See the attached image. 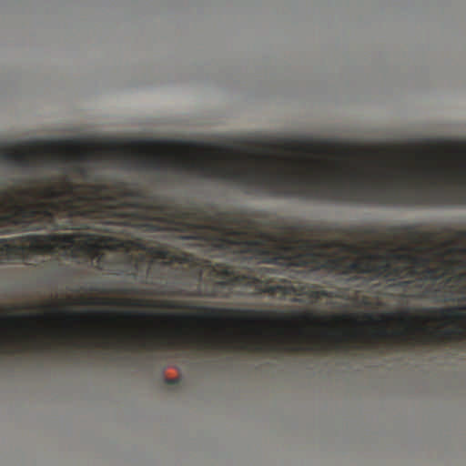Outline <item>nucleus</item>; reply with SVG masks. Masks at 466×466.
Returning a JSON list of instances; mask_svg holds the SVG:
<instances>
[{
	"instance_id": "3",
	"label": "nucleus",
	"mask_w": 466,
	"mask_h": 466,
	"mask_svg": "<svg viewBox=\"0 0 466 466\" xmlns=\"http://www.w3.org/2000/svg\"><path fill=\"white\" fill-rule=\"evenodd\" d=\"M405 176L349 172L330 177V203L390 208H466V165L453 176L442 167H424V179L402 168Z\"/></svg>"
},
{
	"instance_id": "17",
	"label": "nucleus",
	"mask_w": 466,
	"mask_h": 466,
	"mask_svg": "<svg viewBox=\"0 0 466 466\" xmlns=\"http://www.w3.org/2000/svg\"><path fill=\"white\" fill-rule=\"evenodd\" d=\"M441 247H449L447 249V254H466V248H460L459 245L452 239H449L441 244Z\"/></svg>"
},
{
	"instance_id": "25",
	"label": "nucleus",
	"mask_w": 466,
	"mask_h": 466,
	"mask_svg": "<svg viewBox=\"0 0 466 466\" xmlns=\"http://www.w3.org/2000/svg\"><path fill=\"white\" fill-rule=\"evenodd\" d=\"M32 346L35 349V350H42L46 348H50V345L47 344V343H41L37 340H34L33 343H32Z\"/></svg>"
},
{
	"instance_id": "34",
	"label": "nucleus",
	"mask_w": 466,
	"mask_h": 466,
	"mask_svg": "<svg viewBox=\"0 0 466 466\" xmlns=\"http://www.w3.org/2000/svg\"><path fill=\"white\" fill-rule=\"evenodd\" d=\"M465 277H466V274L461 273V274L456 275L455 279L457 280H463L465 279Z\"/></svg>"
},
{
	"instance_id": "42",
	"label": "nucleus",
	"mask_w": 466,
	"mask_h": 466,
	"mask_svg": "<svg viewBox=\"0 0 466 466\" xmlns=\"http://www.w3.org/2000/svg\"><path fill=\"white\" fill-rule=\"evenodd\" d=\"M343 153L346 154V155H349L350 151L349 150H344Z\"/></svg>"
},
{
	"instance_id": "16",
	"label": "nucleus",
	"mask_w": 466,
	"mask_h": 466,
	"mask_svg": "<svg viewBox=\"0 0 466 466\" xmlns=\"http://www.w3.org/2000/svg\"><path fill=\"white\" fill-rule=\"evenodd\" d=\"M279 147L285 152L292 153H324L323 149L319 148L316 145L307 141H295L291 139H285L281 142Z\"/></svg>"
},
{
	"instance_id": "10",
	"label": "nucleus",
	"mask_w": 466,
	"mask_h": 466,
	"mask_svg": "<svg viewBox=\"0 0 466 466\" xmlns=\"http://www.w3.org/2000/svg\"><path fill=\"white\" fill-rule=\"evenodd\" d=\"M388 258L390 281L418 276L431 263L430 257L412 253L408 244L400 245L398 249H389Z\"/></svg>"
},
{
	"instance_id": "35",
	"label": "nucleus",
	"mask_w": 466,
	"mask_h": 466,
	"mask_svg": "<svg viewBox=\"0 0 466 466\" xmlns=\"http://www.w3.org/2000/svg\"><path fill=\"white\" fill-rule=\"evenodd\" d=\"M390 318H391V316H384L383 315V316L380 317V323H385L386 320H388Z\"/></svg>"
},
{
	"instance_id": "4",
	"label": "nucleus",
	"mask_w": 466,
	"mask_h": 466,
	"mask_svg": "<svg viewBox=\"0 0 466 466\" xmlns=\"http://www.w3.org/2000/svg\"><path fill=\"white\" fill-rule=\"evenodd\" d=\"M238 218L229 212L228 220L222 226L220 236L227 245L217 247L216 250L232 252L238 258H249L258 262L270 263L286 268L306 267L309 271L325 270L319 268L329 258H335L328 249L339 247L337 241L305 238L298 236L285 238L277 242L267 233H261L258 239H249L244 230L236 229L233 225Z\"/></svg>"
},
{
	"instance_id": "23",
	"label": "nucleus",
	"mask_w": 466,
	"mask_h": 466,
	"mask_svg": "<svg viewBox=\"0 0 466 466\" xmlns=\"http://www.w3.org/2000/svg\"><path fill=\"white\" fill-rule=\"evenodd\" d=\"M329 335L331 336L335 339L336 348H338V349L340 348L344 342V339H345L346 335H341V334H338V333H329Z\"/></svg>"
},
{
	"instance_id": "31",
	"label": "nucleus",
	"mask_w": 466,
	"mask_h": 466,
	"mask_svg": "<svg viewBox=\"0 0 466 466\" xmlns=\"http://www.w3.org/2000/svg\"><path fill=\"white\" fill-rule=\"evenodd\" d=\"M367 319L370 322V323H376L378 322V320L375 319V317L371 314H368L366 316Z\"/></svg>"
},
{
	"instance_id": "28",
	"label": "nucleus",
	"mask_w": 466,
	"mask_h": 466,
	"mask_svg": "<svg viewBox=\"0 0 466 466\" xmlns=\"http://www.w3.org/2000/svg\"><path fill=\"white\" fill-rule=\"evenodd\" d=\"M38 308H48L50 309H52L54 312H58V308L57 306L54 305V304H48V305H46V306H43V305H38L37 306Z\"/></svg>"
},
{
	"instance_id": "8",
	"label": "nucleus",
	"mask_w": 466,
	"mask_h": 466,
	"mask_svg": "<svg viewBox=\"0 0 466 466\" xmlns=\"http://www.w3.org/2000/svg\"><path fill=\"white\" fill-rule=\"evenodd\" d=\"M116 335L113 332H106L103 335V346L106 349L116 345H125L128 349L139 347L150 351L160 350L166 347H174L177 344L178 339L184 344H196L198 348L204 350H217L225 347V342L213 339H194L192 337L179 332L177 338L170 337L159 333L144 332L132 339L119 338L116 342L112 338Z\"/></svg>"
},
{
	"instance_id": "26",
	"label": "nucleus",
	"mask_w": 466,
	"mask_h": 466,
	"mask_svg": "<svg viewBox=\"0 0 466 466\" xmlns=\"http://www.w3.org/2000/svg\"><path fill=\"white\" fill-rule=\"evenodd\" d=\"M455 237L460 241L466 240V230L455 231Z\"/></svg>"
},
{
	"instance_id": "5",
	"label": "nucleus",
	"mask_w": 466,
	"mask_h": 466,
	"mask_svg": "<svg viewBox=\"0 0 466 466\" xmlns=\"http://www.w3.org/2000/svg\"><path fill=\"white\" fill-rule=\"evenodd\" d=\"M194 279L198 286L192 289L174 286H163L156 292L145 294L177 297L231 298L257 296L262 293L284 298L293 289L288 285H272L250 275L236 274L233 268L223 263L208 264L205 268H194Z\"/></svg>"
},
{
	"instance_id": "40",
	"label": "nucleus",
	"mask_w": 466,
	"mask_h": 466,
	"mask_svg": "<svg viewBox=\"0 0 466 466\" xmlns=\"http://www.w3.org/2000/svg\"><path fill=\"white\" fill-rule=\"evenodd\" d=\"M282 321H284L286 324H289L290 321L287 319H281Z\"/></svg>"
},
{
	"instance_id": "30",
	"label": "nucleus",
	"mask_w": 466,
	"mask_h": 466,
	"mask_svg": "<svg viewBox=\"0 0 466 466\" xmlns=\"http://www.w3.org/2000/svg\"><path fill=\"white\" fill-rule=\"evenodd\" d=\"M379 335L381 336V337H386V336L389 335V332H388V330L385 328H381L379 330Z\"/></svg>"
},
{
	"instance_id": "18",
	"label": "nucleus",
	"mask_w": 466,
	"mask_h": 466,
	"mask_svg": "<svg viewBox=\"0 0 466 466\" xmlns=\"http://www.w3.org/2000/svg\"><path fill=\"white\" fill-rule=\"evenodd\" d=\"M121 316L127 319H145L149 317V315L146 312H133V311H124L121 313Z\"/></svg>"
},
{
	"instance_id": "7",
	"label": "nucleus",
	"mask_w": 466,
	"mask_h": 466,
	"mask_svg": "<svg viewBox=\"0 0 466 466\" xmlns=\"http://www.w3.org/2000/svg\"><path fill=\"white\" fill-rule=\"evenodd\" d=\"M340 248L343 251L360 256L353 261H350L347 256H335V258H329L319 268H325V270L329 272H338L345 276L353 273L370 274L371 280L384 279L390 281L388 253L386 255L370 253L350 244H341Z\"/></svg>"
},
{
	"instance_id": "41",
	"label": "nucleus",
	"mask_w": 466,
	"mask_h": 466,
	"mask_svg": "<svg viewBox=\"0 0 466 466\" xmlns=\"http://www.w3.org/2000/svg\"><path fill=\"white\" fill-rule=\"evenodd\" d=\"M288 163H289V164H294V161H292L291 159H289H289H288Z\"/></svg>"
},
{
	"instance_id": "22",
	"label": "nucleus",
	"mask_w": 466,
	"mask_h": 466,
	"mask_svg": "<svg viewBox=\"0 0 466 466\" xmlns=\"http://www.w3.org/2000/svg\"><path fill=\"white\" fill-rule=\"evenodd\" d=\"M62 314L68 319L72 320H80L83 317V314L76 311H64Z\"/></svg>"
},
{
	"instance_id": "33",
	"label": "nucleus",
	"mask_w": 466,
	"mask_h": 466,
	"mask_svg": "<svg viewBox=\"0 0 466 466\" xmlns=\"http://www.w3.org/2000/svg\"><path fill=\"white\" fill-rule=\"evenodd\" d=\"M259 270L262 272H271L273 270V268H268V267H261V268H259Z\"/></svg>"
},
{
	"instance_id": "14",
	"label": "nucleus",
	"mask_w": 466,
	"mask_h": 466,
	"mask_svg": "<svg viewBox=\"0 0 466 466\" xmlns=\"http://www.w3.org/2000/svg\"><path fill=\"white\" fill-rule=\"evenodd\" d=\"M394 231L395 237L397 238L399 231L403 230L404 236L403 238L414 244H424V243H432L437 238V235L433 232H422L417 230L414 226H405L402 228H391Z\"/></svg>"
},
{
	"instance_id": "36",
	"label": "nucleus",
	"mask_w": 466,
	"mask_h": 466,
	"mask_svg": "<svg viewBox=\"0 0 466 466\" xmlns=\"http://www.w3.org/2000/svg\"><path fill=\"white\" fill-rule=\"evenodd\" d=\"M20 308H18L17 306H12V307H9L7 309L9 312H14L17 309H19Z\"/></svg>"
},
{
	"instance_id": "32",
	"label": "nucleus",
	"mask_w": 466,
	"mask_h": 466,
	"mask_svg": "<svg viewBox=\"0 0 466 466\" xmlns=\"http://www.w3.org/2000/svg\"><path fill=\"white\" fill-rule=\"evenodd\" d=\"M289 350L290 351H300L302 350V348L300 346H292L291 348L289 349Z\"/></svg>"
},
{
	"instance_id": "38",
	"label": "nucleus",
	"mask_w": 466,
	"mask_h": 466,
	"mask_svg": "<svg viewBox=\"0 0 466 466\" xmlns=\"http://www.w3.org/2000/svg\"><path fill=\"white\" fill-rule=\"evenodd\" d=\"M417 154H418L420 157H422V156L424 157V156H426V155H427V154H426V152H424V151H422V150H417Z\"/></svg>"
},
{
	"instance_id": "2",
	"label": "nucleus",
	"mask_w": 466,
	"mask_h": 466,
	"mask_svg": "<svg viewBox=\"0 0 466 466\" xmlns=\"http://www.w3.org/2000/svg\"><path fill=\"white\" fill-rule=\"evenodd\" d=\"M116 186L76 184L65 179L60 187L48 183L37 187L0 190V232L4 234L52 228L56 215L96 220L112 228L113 222L140 225L136 215L119 214Z\"/></svg>"
},
{
	"instance_id": "24",
	"label": "nucleus",
	"mask_w": 466,
	"mask_h": 466,
	"mask_svg": "<svg viewBox=\"0 0 466 466\" xmlns=\"http://www.w3.org/2000/svg\"><path fill=\"white\" fill-rule=\"evenodd\" d=\"M299 318L301 320H303L309 324H315L318 322V319L314 315L309 314V313L300 315Z\"/></svg>"
},
{
	"instance_id": "37",
	"label": "nucleus",
	"mask_w": 466,
	"mask_h": 466,
	"mask_svg": "<svg viewBox=\"0 0 466 466\" xmlns=\"http://www.w3.org/2000/svg\"><path fill=\"white\" fill-rule=\"evenodd\" d=\"M73 344H74L75 346H79V347H80V346H81V347H82V346H83V347H84V346H85V347H86V346H91V343H81V344L73 343Z\"/></svg>"
},
{
	"instance_id": "27",
	"label": "nucleus",
	"mask_w": 466,
	"mask_h": 466,
	"mask_svg": "<svg viewBox=\"0 0 466 466\" xmlns=\"http://www.w3.org/2000/svg\"><path fill=\"white\" fill-rule=\"evenodd\" d=\"M314 296L316 298H320V297L327 298V297H329V293L328 291H326V290H320V291L315 292Z\"/></svg>"
},
{
	"instance_id": "20",
	"label": "nucleus",
	"mask_w": 466,
	"mask_h": 466,
	"mask_svg": "<svg viewBox=\"0 0 466 466\" xmlns=\"http://www.w3.org/2000/svg\"><path fill=\"white\" fill-rule=\"evenodd\" d=\"M276 148H277V146L274 144H269V143L265 144L264 149H265L266 153L263 155L262 158L264 160H266L267 162H270V163L275 162L274 158L269 155V152L275 150Z\"/></svg>"
},
{
	"instance_id": "9",
	"label": "nucleus",
	"mask_w": 466,
	"mask_h": 466,
	"mask_svg": "<svg viewBox=\"0 0 466 466\" xmlns=\"http://www.w3.org/2000/svg\"><path fill=\"white\" fill-rule=\"evenodd\" d=\"M89 154L79 152L75 158L66 156L60 157L53 154L50 157L41 155L35 151H24L7 148L0 146V158L20 167H32L35 166L36 160H41L46 165H53L57 161L72 162V170L83 177H87L88 167L83 163L88 159Z\"/></svg>"
},
{
	"instance_id": "39",
	"label": "nucleus",
	"mask_w": 466,
	"mask_h": 466,
	"mask_svg": "<svg viewBox=\"0 0 466 466\" xmlns=\"http://www.w3.org/2000/svg\"><path fill=\"white\" fill-rule=\"evenodd\" d=\"M454 331L453 330H446L445 335L450 337Z\"/></svg>"
},
{
	"instance_id": "29",
	"label": "nucleus",
	"mask_w": 466,
	"mask_h": 466,
	"mask_svg": "<svg viewBox=\"0 0 466 466\" xmlns=\"http://www.w3.org/2000/svg\"><path fill=\"white\" fill-rule=\"evenodd\" d=\"M86 314L92 315V316H104V317L109 316L108 312H93V313H86Z\"/></svg>"
},
{
	"instance_id": "12",
	"label": "nucleus",
	"mask_w": 466,
	"mask_h": 466,
	"mask_svg": "<svg viewBox=\"0 0 466 466\" xmlns=\"http://www.w3.org/2000/svg\"><path fill=\"white\" fill-rule=\"evenodd\" d=\"M466 268V261L459 258H445L444 254H440L439 265L423 268L419 275L421 280L437 281L448 275L453 274L457 269Z\"/></svg>"
},
{
	"instance_id": "19",
	"label": "nucleus",
	"mask_w": 466,
	"mask_h": 466,
	"mask_svg": "<svg viewBox=\"0 0 466 466\" xmlns=\"http://www.w3.org/2000/svg\"><path fill=\"white\" fill-rule=\"evenodd\" d=\"M253 350L255 351L262 352L267 350H277V348L273 345H268L264 342L258 341L253 344Z\"/></svg>"
},
{
	"instance_id": "21",
	"label": "nucleus",
	"mask_w": 466,
	"mask_h": 466,
	"mask_svg": "<svg viewBox=\"0 0 466 466\" xmlns=\"http://www.w3.org/2000/svg\"><path fill=\"white\" fill-rule=\"evenodd\" d=\"M399 321L401 323V324H410L413 320H414V318L411 317L408 311H402L399 314Z\"/></svg>"
},
{
	"instance_id": "13",
	"label": "nucleus",
	"mask_w": 466,
	"mask_h": 466,
	"mask_svg": "<svg viewBox=\"0 0 466 466\" xmlns=\"http://www.w3.org/2000/svg\"><path fill=\"white\" fill-rule=\"evenodd\" d=\"M81 305L123 306L133 308H153L154 301L144 299H105L89 298L78 301Z\"/></svg>"
},
{
	"instance_id": "6",
	"label": "nucleus",
	"mask_w": 466,
	"mask_h": 466,
	"mask_svg": "<svg viewBox=\"0 0 466 466\" xmlns=\"http://www.w3.org/2000/svg\"><path fill=\"white\" fill-rule=\"evenodd\" d=\"M153 308H161L167 309H178V310H192L197 311V315L182 313L178 315L169 316L172 319L179 320H212L216 322H235L255 325L261 322H268V313L265 311L257 310H241L234 309H218L198 306L190 301H176V300H162L159 302L154 301Z\"/></svg>"
},
{
	"instance_id": "11",
	"label": "nucleus",
	"mask_w": 466,
	"mask_h": 466,
	"mask_svg": "<svg viewBox=\"0 0 466 466\" xmlns=\"http://www.w3.org/2000/svg\"><path fill=\"white\" fill-rule=\"evenodd\" d=\"M410 279H399L393 281L395 286L401 288L405 290L410 291L409 295L414 299H427L434 298L441 301H451V302H465L466 301V287H462L456 293L453 287H449L448 294L438 298L437 294L440 293L441 289L436 288L434 284L426 285V280L420 279V275L410 278Z\"/></svg>"
},
{
	"instance_id": "44",
	"label": "nucleus",
	"mask_w": 466,
	"mask_h": 466,
	"mask_svg": "<svg viewBox=\"0 0 466 466\" xmlns=\"http://www.w3.org/2000/svg\"><path fill=\"white\" fill-rule=\"evenodd\" d=\"M292 230H293V231L298 230L297 227H293V228H292Z\"/></svg>"
},
{
	"instance_id": "1",
	"label": "nucleus",
	"mask_w": 466,
	"mask_h": 466,
	"mask_svg": "<svg viewBox=\"0 0 466 466\" xmlns=\"http://www.w3.org/2000/svg\"><path fill=\"white\" fill-rule=\"evenodd\" d=\"M119 214L136 215L140 225L113 222L112 228L102 230L114 236L93 233L25 235L0 238V264L11 260L29 261L35 255H56L63 251L74 258L84 256L96 258L97 268L113 275L149 278L152 264H194V257L176 252L169 246L147 240L139 233L167 232L171 248L217 247L227 245L220 236L228 220V211L210 213L200 206L176 211L167 202L144 189L121 182L116 185Z\"/></svg>"
},
{
	"instance_id": "43",
	"label": "nucleus",
	"mask_w": 466,
	"mask_h": 466,
	"mask_svg": "<svg viewBox=\"0 0 466 466\" xmlns=\"http://www.w3.org/2000/svg\"><path fill=\"white\" fill-rule=\"evenodd\" d=\"M23 309H29V305H28V304L25 305V306L23 307Z\"/></svg>"
},
{
	"instance_id": "15",
	"label": "nucleus",
	"mask_w": 466,
	"mask_h": 466,
	"mask_svg": "<svg viewBox=\"0 0 466 466\" xmlns=\"http://www.w3.org/2000/svg\"><path fill=\"white\" fill-rule=\"evenodd\" d=\"M431 313L437 315L439 320L445 322H453L455 320H466V305L452 306L439 309H427Z\"/></svg>"
}]
</instances>
